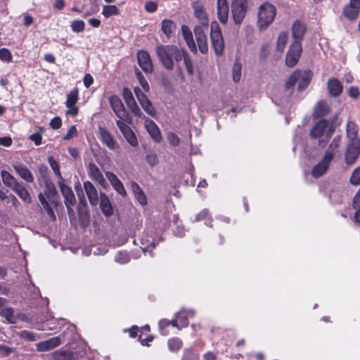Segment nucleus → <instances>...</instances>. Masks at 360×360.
<instances>
[{
	"instance_id": "obj_15",
	"label": "nucleus",
	"mask_w": 360,
	"mask_h": 360,
	"mask_svg": "<svg viewBox=\"0 0 360 360\" xmlns=\"http://www.w3.org/2000/svg\"><path fill=\"white\" fill-rule=\"evenodd\" d=\"M206 29L203 27H195L194 34L200 52L205 54L208 52L207 38L205 34Z\"/></svg>"
},
{
	"instance_id": "obj_5",
	"label": "nucleus",
	"mask_w": 360,
	"mask_h": 360,
	"mask_svg": "<svg viewBox=\"0 0 360 360\" xmlns=\"http://www.w3.org/2000/svg\"><path fill=\"white\" fill-rule=\"evenodd\" d=\"M210 38L212 47L217 56L222 55L224 49V41L218 22L213 21L211 22Z\"/></svg>"
},
{
	"instance_id": "obj_42",
	"label": "nucleus",
	"mask_w": 360,
	"mask_h": 360,
	"mask_svg": "<svg viewBox=\"0 0 360 360\" xmlns=\"http://www.w3.org/2000/svg\"><path fill=\"white\" fill-rule=\"evenodd\" d=\"M0 315L5 318L8 323H15L16 318L14 316V309L12 307L4 308L0 311Z\"/></svg>"
},
{
	"instance_id": "obj_23",
	"label": "nucleus",
	"mask_w": 360,
	"mask_h": 360,
	"mask_svg": "<svg viewBox=\"0 0 360 360\" xmlns=\"http://www.w3.org/2000/svg\"><path fill=\"white\" fill-rule=\"evenodd\" d=\"M84 188L89 198V202L94 206L98 203V194L97 189L89 181L84 182Z\"/></svg>"
},
{
	"instance_id": "obj_3",
	"label": "nucleus",
	"mask_w": 360,
	"mask_h": 360,
	"mask_svg": "<svg viewBox=\"0 0 360 360\" xmlns=\"http://www.w3.org/2000/svg\"><path fill=\"white\" fill-rule=\"evenodd\" d=\"M334 129L333 127H328L326 120L322 119L317 122L311 128L309 136L311 139H319L322 136L323 138L319 141V146L324 148L331 138Z\"/></svg>"
},
{
	"instance_id": "obj_19",
	"label": "nucleus",
	"mask_w": 360,
	"mask_h": 360,
	"mask_svg": "<svg viewBox=\"0 0 360 360\" xmlns=\"http://www.w3.org/2000/svg\"><path fill=\"white\" fill-rule=\"evenodd\" d=\"M327 89L330 97L339 96L343 91L342 82L335 77L330 78L327 82Z\"/></svg>"
},
{
	"instance_id": "obj_2",
	"label": "nucleus",
	"mask_w": 360,
	"mask_h": 360,
	"mask_svg": "<svg viewBox=\"0 0 360 360\" xmlns=\"http://www.w3.org/2000/svg\"><path fill=\"white\" fill-rule=\"evenodd\" d=\"M44 183V192L39 193L38 198L47 215L54 221L56 220V217L51 204L56 206L58 205V191L55 184L49 178H46Z\"/></svg>"
},
{
	"instance_id": "obj_14",
	"label": "nucleus",
	"mask_w": 360,
	"mask_h": 360,
	"mask_svg": "<svg viewBox=\"0 0 360 360\" xmlns=\"http://www.w3.org/2000/svg\"><path fill=\"white\" fill-rule=\"evenodd\" d=\"M138 64L146 73H152L153 71V64L150 54L148 51L141 50L137 53Z\"/></svg>"
},
{
	"instance_id": "obj_55",
	"label": "nucleus",
	"mask_w": 360,
	"mask_h": 360,
	"mask_svg": "<svg viewBox=\"0 0 360 360\" xmlns=\"http://www.w3.org/2000/svg\"><path fill=\"white\" fill-rule=\"evenodd\" d=\"M241 76V65L234 63L233 66V79L235 82H239Z\"/></svg>"
},
{
	"instance_id": "obj_62",
	"label": "nucleus",
	"mask_w": 360,
	"mask_h": 360,
	"mask_svg": "<svg viewBox=\"0 0 360 360\" xmlns=\"http://www.w3.org/2000/svg\"><path fill=\"white\" fill-rule=\"evenodd\" d=\"M211 219V217L210 215L209 211L207 209H204L202 211H200L198 214L195 216V221H200L205 219Z\"/></svg>"
},
{
	"instance_id": "obj_59",
	"label": "nucleus",
	"mask_w": 360,
	"mask_h": 360,
	"mask_svg": "<svg viewBox=\"0 0 360 360\" xmlns=\"http://www.w3.org/2000/svg\"><path fill=\"white\" fill-rule=\"evenodd\" d=\"M123 332L124 333H128L129 337L131 338H135L136 337L139 338L138 333L139 332V328L137 326L134 325L129 328L123 329Z\"/></svg>"
},
{
	"instance_id": "obj_12",
	"label": "nucleus",
	"mask_w": 360,
	"mask_h": 360,
	"mask_svg": "<svg viewBox=\"0 0 360 360\" xmlns=\"http://www.w3.org/2000/svg\"><path fill=\"white\" fill-rule=\"evenodd\" d=\"M128 122L122 120H117L116 124L123 136H124L127 141L133 147L138 146V141L134 132L127 124Z\"/></svg>"
},
{
	"instance_id": "obj_8",
	"label": "nucleus",
	"mask_w": 360,
	"mask_h": 360,
	"mask_svg": "<svg viewBox=\"0 0 360 360\" xmlns=\"http://www.w3.org/2000/svg\"><path fill=\"white\" fill-rule=\"evenodd\" d=\"M333 160L332 154L329 152H325L322 159L313 167L311 175L316 179L324 175L328 170Z\"/></svg>"
},
{
	"instance_id": "obj_11",
	"label": "nucleus",
	"mask_w": 360,
	"mask_h": 360,
	"mask_svg": "<svg viewBox=\"0 0 360 360\" xmlns=\"http://www.w3.org/2000/svg\"><path fill=\"white\" fill-rule=\"evenodd\" d=\"M194 15L198 20L200 25L195 27H203V29H208L209 18L205 11L204 5L200 1H195L193 3Z\"/></svg>"
},
{
	"instance_id": "obj_45",
	"label": "nucleus",
	"mask_w": 360,
	"mask_h": 360,
	"mask_svg": "<svg viewBox=\"0 0 360 360\" xmlns=\"http://www.w3.org/2000/svg\"><path fill=\"white\" fill-rule=\"evenodd\" d=\"M341 142V136L338 135L335 136L331 143L329 145V147L326 150V152H329L332 154L333 158H334L335 154L337 153L338 148L340 147Z\"/></svg>"
},
{
	"instance_id": "obj_17",
	"label": "nucleus",
	"mask_w": 360,
	"mask_h": 360,
	"mask_svg": "<svg viewBox=\"0 0 360 360\" xmlns=\"http://www.w3.org/2000/svg\"><path fill=\"white\" fill-rule=\"evenodd\" d=\"M87 172L89 176L98 184L101 186L102 187H105L107 184L102 172L98 167V166L93 163L90 162L87 166Z\"/></svg>"
},
{
	"instance_id": "obj_13",
	"label": "nucleus",
	"mask_w": 360,
	"mask_h": 360,
	"mask_svg": "<svg viewBox=\"0 0 360 360\" xmlns=\"http://www.w3.org/2000/svg\"><path fill=\"white\" fill-rule=\"evenodd\" d=\"M98 137L101 143L110 150H116L119 148V144L113 136L105 127L98 128Z\"/></svg>"
},
{
	"instance_id": "obj_10",
	"label": "nucleus",
	"mask_w": 360,
	"mask_h": 360,
	"mask_svg": "<svg viewBox=\"0 0 360 360\" xmlns=\"http://www.w3.org/2000/svg\"><path fill=\"white\" fill-rule=\"evenodd\" d=\"M360 155V141H349L347 143L345 161L347 165H352L356 162Z\"/></svg>"
},
{
	"instance_id": "obj_64",
	"label": "nucleus",
	"mask_w": 360,
	"mask_h": 360,
	"mask_svg": "<svg viewBox=\"0 0 360 360\" xmlns=\"http://www.w3.org/2000/svg\"><path fill=\"white\" fill-rule=\"evenodd\" d=\"M49 124L53 129H58L62 126V120L60 117H54L51 120Z\"/></svg>"
},
{
	"instance_id": "obj_47",
	"label": "nucleus",
	"mask_w": 360,
	"mask_h": 360,
	"mask_svg": "<svg viewBox=\"0 0 360 360\" xmlns=\"http://www.w3.org/2000/svg\"><path fill=\"white\" fill-rule=\"evenodd\" d=\"M181 360H199V355L192 348H186Z\"/></svg>"
},
{
	"instance_id": "obj_51",
	"label": "nucleus",
	"mask_w": 360,
	"mask_h": 360,
	"mask_svg": "<svg viewBox=\"0 0 360 360\" xmlns=\"http://www.w3.org/2000/svg\"><path fill=\"white\" fill-rule=\"evenodd\" d=\"M129 260L130 257L129 254L125 251L119 252L115 257V262L122 264H127L129 262Z\"/></svg>"
},
{
	"instance_id": "obj_22",
	"label": "nucleus",
	"mask_w": 360,
	"mask_h": 360,
	"mask_svg": "<svg viewBox=\"0 0 360 360\" xmlns=\"http://www.w3.org/2000/svg\"><path fill=\"white\" fill-rule=\"evenodd\" d=\"M105 174L112 186L117 192V193H119L122 197L126 196L127 192L124 186L122 181L117 178V176L111 172H107Z\"/></svg>"
},
{
	"instance_id": "obj_33",
	"label": "nucleus",
	"mask_w": 360,
	"mask_h": 360,
	"mask_svg": "<svg viewBox=\"0 0 360 360\" xmlns=\"http://www.w3.org/2000/svg\"><path fill=\"white\" fill-rule=\"evenodd\" d=\"M176 23L170 19H164L161 22V31L167 39L172 37L176 30Z\"/></svg>"
},
{
	"instance_id": "obj_63",
	"label": "nucleus",
	"mask_w": 360,
	"mask_h": 360,
	"mask_svg": "<svg viewBox=\"0 0 360 360\" xmlns=\"http://www.w3.org/2000/svg\"><path fill=\"white\" fill-rule=\"evenodd\" d=\"M167 139L169 143V144L172 146H178L180 143V140L178 137V136L174 133H169L167 135Z\"/></svg>"
},
{
	"instance_id": "obj_43",
	"label": "nucleus",
	"mask_w": 360,
	"mask_h": 360,
	"mask_svg": "<svg viewBox=\"0 0 360 360\" xmlns=\"http://www.w3.org/2000/svg\"><path fill=\"white\" fill-rule=\"evenodd\" d=\"M120 9L115 5H105L103 6L102 14L106 18L120 15Z\"/></svg>"
},
{
	"instance_id": "obj_21",
	"label": "nucleus",
	"mask_w": 360,
	"mask_h": 360,
	"mask_svg": "<svg viewBox=\"0 0 360 360\" xmlns=\"http://www.w3.org/2000/svg\"><path fill=\"white\" fill-rule=\"evenodd\" d=\"M217 17L221 24H226L229 18V6L227 0H217Z\"/></svg>"
},
{
	"instance_id": "obj_26",
	"label": "nucleus",
	"mask_w": 360,
	"mask_h": 360,
	"mask_svg": "<svg viewBox=\"0 0 360 360\" xmlns=\"http://www.w3.org/2000/svg\"><path fill=\"white\" fill-rule=\"evenodd\" d=\"M131 188L136 200L139 202V203L141 206L146 205L148 202L147 198L141 186L136 182L131 181Z\"/></svg>"
},
{
	"instance_id": "obj_9",
	"label": "nucleus",
	"mask_w": 360,
	"mask_h": 360,
	"mask_svg": "<svg viewBox=\"0 0 360 360\" xmlns=\"http://www.w3.org/2000/svg\"><path fill=\"white\" fill-rule=\"evenodd\" d=\"M302 52V44L299 41H293L286 54V65L290 68L294 67L297 63Z\"/></svg>"
},
{
	"instance_id": "obj_37",
	"label": "nucleus",
	"mask_w": 360,
	"mask_h": 360,
	"mask_svg": "<svg viewBox=\"0 0 360 360\" xmlns=\"http://www.w3.org/2000/svg\"><path fill=\"white\" fill-rule=\"evenodd\" d=\"M313 73L310 70L304 71L303 73L301 72V77L299 79L298 91H302L305 89L309 84Z\"/></svg>"
},
{
	"instance_id": "obj_41",
	"label": "nucleus",
	"mask_w": 360,
	"mask_h": 360,
	"mask_svg": "<svg viewBox=\"0 0 360 360\" xmlns=\"http://www.w3.org/2000/svg\"><path fill=\"white\" fill-rule=\"evenodd\" d=\"M79 99V89L75 87L67 95V100L65 101L66 107H72L76 105Z\"/></svg>"
},
{
	"instance_id": "obj_49",
	"label": "nucleus",
	"mask_w": 360,
	"mask_h": 360,
	"mask_svg": "<svg viewBox=\"0 0 360 360\" xmlns=\"http://www.w3.org/2000/svg\"><path fill=\"white\" fill-rule=\"evenodd\" d=\"M288 33L285 32H282L280 33L276 44V49L278 51H283L287 41H288Z\"/></svg>"
},
{
	"instance_id": "obj_28",
	"label": "nucleus",
	"mask_w": 360,
	"mask_h": 360,
	"mask_svg": "<svg viewBox=\"0 0 360 360\" xmlns=\"http://www.w3.org/2000/svg\"><path fill=\"white\" fill-rule=\"evenodd\" d=\"M306 32V27L300 20H296L292 27V34L294 41H299L301 43L304 34Z\"/></svg>"
},
{
	"instance_id": "obj_54",
	"label": "nucleus",
	"mask_w": 360,
	"mask_h": 360,
	"mask_svg": "<svg viewBox=\"0 0 360 360\" xmlns=\"http://www.w3.org/2000/svg\"><path fill=\"white\" fill-rule=\"evenodd\" d=\"M122 97L127 105H129L134 100L131 91L128 87H124L122 90Z\"/></svg>"
},
{
	"instance_id": "obj_38",
	"label": "nucleus",
	"mask_w": 360,
	"mask_h": 360,
	"mask_svg": "<svg viewBox=\"0 0 360 360\" xmlns=\"http://www.w3.org/2000/svg\"><path fill=\"white\" fill-rule=\"evenodd\" d=\"M1 176L4 184L7 187L11 188L12 190L19 183V181H18L12 174L6 170H2L1 172Z\"/></svg>"
},
{
	"instance_id": "obj_35",
	"label": "nucleus",
	"mask_w": 360,
	"mask_h": 360,
	"mask_svg": "<svg viewBox=\"0 0 360 360\" xmlns=\"http://www.w3.org/2000/svg\"><path fill=\"white\" fill-rule=\"evenodd\" d=\"M13 191L25 202L30 203L32 201L30 194L25 186L19 182Z\"/></svg>"
},
{
	"instance_id": "obj_61",
	"label": "nucleus",
	"mask_w": 360,
	"mask_h": 360,
	"mask_svg": "<svg viewBox=\"0 0 360 360\" xmlns=\"http://www.w3.org/2000/svg\"><path fill=\"white\" fill-rule=\"evenodd\" d=\"M128 108L130 109L131 112L136 117H141L142 115V112L136 101H134L132 103H130L129 105H127Z\"/></svg>"
},
{
	"instance_id": "obj_52",
	"label": "nucleus",
	"mask_w": 360,
	"mask_h": 360,
	"mask_svg": "<svg viewBox=\"0 0 360 360\" xmlns=\"http://www.w3.org/2000/svg\"><path fill=\"white\" fill-rule=\"evenodd\" d=\"M18 336L20 338L30 342H34L36 340L35 335L27 330H20L18 333Z\"/></svg>"
},
{
	"instance_id": "obj_29",
	"label": "nucleus",
	"mask_w": 360,
	"mask_h": 360,
	"mask_svg": "<svg viewBox=\"0 0 360 360\" xmlns=\"http://www.w3.org/2000/svg\"><path fill=\"white\" fill-rule=\"evenodd\" d=\"M195 316V311L192 309H181L176 314V316L179 321L180 326L186 328L189 324V319Z\"/></svg>"
},
{
	"instance_id": "obj_58",
	"label": "nucleus",
	"mask_w": 360,
	"mask_h": 360,
	"mask_svg": "<svg viewBox=\"0 0 360 360\" xmlns=\"http://www.w3.org/2000/svg\"><path fill=\"white\" fill-rule=\"evenodd\" d=\"M77 136V130L75 125H72L68 130L66 134L63 137V140H70Z\"/></svg>"
},
{
	"instance_id": "obj_30",
	"label": "nucleus",
	"mask_w": 360,
	"mask_h": 360,
	"mask_svg": "<svg viewBox=\"0 0 360 360\" xmlns=\"http://www.w3.org/2000/svg\"><path fill=\"white\" fill-rule=\"evenodd\" d=\"M359 128L354 121H348L346 127L347 136L349 141H360L359 137Z\"/></svg>"
},
{
	"instance_id": "obj_18",
	"label": "nucleus",
	"mask_w": 360,
	"mask_h": 360,
	"mask_svg": "<svg viewBox=\"0 0 360 360\" xmlns=\"http://www.w3.org/2000/svg\"><path fill=\"white\" fill-rule=\"evenodd\" d=\"M58 184L60 191L64 198V202H67L70 205H75L76 200L72 188L65 184L64 179L62 180H58Z\"/></svg>"
},
{
	"instance_id": "obj_46",
	"label": "nucleus",
	"mask_w": 360,
	"mask_h": 360,
	"mask_svg": "<svg viewBox=\"0 0 360 360\" xmlns=\"http://www.w3.org/2000/svg\"><path fill=\"white\" fill-rule=\"evenodd\" d=\"M48 162L51 167L54 174L57 176L58 180L63 179V177L62 176L60 170V166L58 163V162L54 159L53 156H50L48 158Z\"/></svg>"
},
{
	"instance_id": "obj_57",
	"label": "nucleus",
	"mask_w": 360,
	"mask_h": 360,
	"mask_svg": "<svg viewBox=\"0 0 360 360\" xmlns=\"http://www.w3.org/2000/svg\"><path fill=\"white\" fill-rule=\"evenodd\" d=\"M146 160L150 167H154L158 163V159L155 152H149L146 157Z\"/></svg>"
},
{
	"instance_id": "obj_1",
	"label": "nucleus",
	"mask_w": 360,
	"mask_h": 360,
	"mask_svg": "<svg viewBox=\"0 0 360 360\" xmlns=\"http://www.w3.org/2000/svg\"><path fill=\"white\" fill-rule=\"evenodd\" d=\"M155 53L161 65L167 70H172L174 63L178 64L182 59L188 75L194 74L193 61L184 49H179L175 45L158 44L155 48ZM177 67L179 68V65Z\"/></svg>"
},
{
	"instance_id": "obj_34",
	"label": "nucleus",
	"mask_w": 360,
	"mask_h": 360,
	"mask_svg": "<svg viewBox=\"0 0 360 360\" xmlns=\"http://www.w3.org/2000/svg\"><path fill=\"white\" fill-rule=\"evenodd\" d=\"M139 330L140 334L139 335V341L140 342L141 345L143 346H149V342L153 340L154 337L151 334H146V338H143V335L145 333H150V326L148 324H146L145 326L141 327Z\"/></svg>"
},
{
	"instance_id": "obj_50",
	"label": "nucleus",
	"mask_w": 360,
	"mask_h": 360,
	"mask_svg": "<svg viewBox=\"0 0 360 360\" xmlns=\"http://www.w3.org/2000/svg\"><path fill=\"white\" fill-rule=\"evenodd\" d=\"M70 27L74 32L79 33L84 30L85 23L82 20H75L71 22Z\"/></svg>"
},
{
	"instance_id": "obj_32",
	"label": "nucleus",
	"mask_w": 360,
	"mask_h": 360,
	"mask_svg": "<svg viewBox=\"0 0 360 360\" xmlns=\"http://www.w3.org/2000/svg\"><path fill=\"white\" fill-rule=\"evenodd\" d=\"M100 207L105 216L110 217L113 214V207L110 200L105 193L101 194Z\"/></svg>"
},
{
	"instance_id": "obj_31",
	"label": "nucleus",
	"mask_w": 360,
	"mask_h": 360,
	"mask_svg": "<svg viewBox=\"0 0 360 360\" xmlns=\"http://www.w3.org/2000/svg\"><path fill=\"white\" fill-rule=\"evenodd\" d=\"M330 112V107L326 101H319L314 108L313 116L315 119L326 116Z\"/></svg>"
},
{
	"instance_id": "obj_24",
	"label": "nucleus",
	"mask_w": 360,
	"mask_h": 360,
	"mask_svg": "<svg viewBox=\"0 0 360 360\" xmlns=\"http://www.w3.org/2000/svg\"><path fill=\"white\" fill-rule=\"evenodd\" d=\"M59 337H53L49 340L41 341L37 345L38 351L46 352L54 349L60 345Z\"/></svg>"
},
{
	"instance_id": "obj_40",
	"label": "nucleus",
	"mask_w": 360,
	"mask_h": 360,
	"mask_svg": "<svg viewBox=\"0 0 360 360\" xmlns=\"http://www.w3.org/2000/svg\"><path fill=\"white\" fill-rule=\"evenodd\" d=\"M167 346L169 351L177 352L183 346L182 340L177 337H173L168 340Z\"/></svg>"
},
{
	"instance_id": "obj_36",
	"label": "nucleus",
	"mask_w": 360,
	"mask_h": 360,
	"mask_svg": "<svg viewBox=\"0 0 360 360\" xmlns=\"http://www.w3.org/2000/svg\"><path fill=\"white\" fill-rule=\"evenodd\" d=\"M360 11L353 6L351 4H347L343 8L344 16L351 20L354 21L358 18Z\"/></svg>"
},
{
	"instance_id": "obj_44",
	"label": "nucleus",
	"mask_w": 360,
	"mask_h": 360,
	"mask_svg": "<svg viewBox=\"0 0 360 360\" xmlns=\"http://www.w3.org/2000/svg\"><path fill=\"white\" fill-rule=\"evenodd\" d=\"M300 77L301 71L299 70H295L288 78L285 84V89H289L293 87Z\"/></svg>"
},
{
	"instance_id": "obj_39",
	"label": "nucleus",
	"mask_w": 360,
	"mask_h": 360,
	"mask_svg": "<svg viewBox=\"0 0 360 360\" xmlns=\"http://www.w3.org/2000/svg\"><path fill=\"white\" fill-rule=\"evenodd\" d=\"M147 130L150 135V136L155 141H160L162 136L160 131V129L156 125V124L153 121L150 120L146 124Z\"/></svg>"
},
{
	"instance_id": "obj_48",
	"label": "nucleus",
	"mask_w": 360,
	"mask_h": 360,
	"mask_svg": "<svg viewBox=\"0 0 360 360\" xmlns=\"http://www.w3.org/2000/svg\"><path fill=\"white\" fill-rule=\"evenodd\" d=\"M170 325L169 324V319H162L158 322V328L159 332L160 335L166 336L168 335L169 332L167 329L168 327H169Z\"/></svg>"
},
{
	"instance_id": "obj_16",
	"label": "nucleus",
	"mask_w": 360,
	"mask_h": 360,
	"mask_svg": "<svg viewBox=\"0 0 360 360\" xmlns=\"http://www.w3.org/2000/svg\"><path fill=\"white\" fill-rule=\"evenodd\" d=\"M134 93L145 112L150 116L154 117L155 110L146 95L139 87L134 88Z\"/></svg>"
},
{
	"instance_id": "obj_6",
	"label": "nucleus",
	"mask_w": 360,
	"mask_h": 360,
	"mask_svg": "<svg viewBox=\"0 0 360 360\" xmlns=\"http://www.w3.org/2000/svg\"><path fill=\"white\" fill-rule=\"evenodd\" d=\"M109 103L118 120L125 121L128 123L131 122L128 112L126 110L121 99L117 95H112L109 98Z\"/></svg>"
},
{
	"instance_id": "obj_7",
	"label": "nucleus",
	"mask_w": 360,
	"mask_h": 360,
	"mask_svg": "<svg viewBox=\"0 0 360 360\" xmlns=\"http://www.w3.org/2000/svg\"><path fill=\"white\" fill-rule=\"evenodd\" d=\"M248 11V0H232L231 13L234 22L241 24Z\"/></svg>"
},
{
	"instance_id": "obj_56",
	"label": "nucleus",
	"mask_w": 360,
	"mask_h": 360,
	"mask_svg": "<svg viewBox=\"0 0 360 360\" xmlns=\"http://www.w3.org/2000/svg\"><path fill=\"white\" fill-rule=\"evenodd\" d=\"M0 59L4 62H7V63L11 62V60L13 59V56H12L11 51L6 48L1 49H0Z\"/></svg>"
},
{
	"instance_id": "obj_4",
	"label": "nucleus",
	"mask_w": 360,
	"mask_h": 360,
	"mask_svg": "<svg viewBox=\"0 0 360 360\" xmlns=\"http://www.w3.org/2000/svg\"><path fill=\"white\" fill-rule=\"evenodd\" d=\"M276 15V7L269 2L262 4L258 11L257 27L259 30H266L272 23Z\"/></svg>"
},
{
	"instance_id": "obj_20",
	"label": "nucleus",
	"mask_w": 360,
	"mask_h": 360,
	"mask_svg": "<svg viewBox=\"0 0 360 360\" xmlns=\"http://www.w3.org/2000/svg\"><path fill=\"white\" fill-rule=\"evenodd\" d=\"M13 168L15 173L27 183H32L34 181V176L31 171L22 163L17 162L13 164Z\"/></svg>"
},
{
	"instance_id": "obj_53",
	"label": "nucleus",
	"mask_w": 360,
	"mask_h": 360,
	"mask_svg": "<svg viewBox=\"0 0 360 360\" xmlns=\"http://www.w3.org/2000/svg\"><path fill=\"white\" fill-rule=\"evenodd\" d=\"M349 181L352 185H360V167H358L352 172Z\"/></svg>"
},
{
	"instance_id": "obj_60",
	"label": "nucleus",
	"mask_w": 360,
	"mask_h": 360,
	"mask_svg": "<svg viewBox=\"0 0 360 360\" xmlns=\"http://www.w3.org/2000/svg\"><path fill=\"white\" fill-rule=\"evenodd\" d=\"M144 9L147 13H153L158 9V4L153 1H146L144 5Z\"/></svg>"
},
{
	"instance_id": "obj_25",
	"label": "nucleus",
	"mask_w": 360,
	"mask_h": 360,
	"mask_svg": "<svg viewBox=\"0 0 360 360\" xmlns=\"http://www.w3.org/2000/svg\"><path fill=\"white\" fill-rule=\"evenodd\" d=\"M181 32H182L183 37L188 46V47L189 48L190 51L193 53H196L197 48H196L195 41L193 40V34H192L190 28L187 25H183L181 26Z\"/></svg>"
},
{
	"instance_id": "obj_27",
	"label": "nucleus",
	"mask_w": 360,
	"mask_h": 360,
	"mask_svg": "<svg viewBox=\"0 0 360 360\" xmlns=\"http://www.w3.org/2000/svg\"><path fill=\"white\" fill-rule=\"evenodd\" d=\"M53 360H79V356L77 352L70 350H59L53 354Z\"/></svg>"
}]
</instances>
